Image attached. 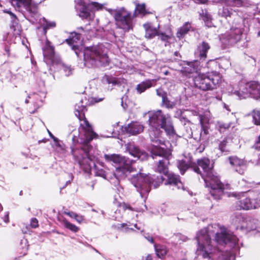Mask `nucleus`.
Listing matches in <instances>:
<instances>
[{"instance_id": "nucleus-1", "label": "nucleus", "mask_w": 260, "mask_h": 260, "mask_svg": "<svg viewBox=\"0 0 260 260\" xmlns=\"http://www.w3.org/2000/svg\"><path fill=\"white\" fill-rule=\"evenodd\" d=\"M219 245L230 248H239L238 239L224 226L219 224L209 225L197 233L195 239L197 246L196 253L207 260H216L223 252L215 249L212 245L211 237Z\"/></svg>"}, {"instance_id": "nucleus-2", "label": "nucleus", "mask_w": 260, "mask_h": 260, "mask_svg": "<svg viewBox=\"0 0 260 260\" xmlns=\"http://www.w3.org/2000/svg\"><path fill=\"white\" fill-rule=\"evenodd\" d=\"M75 114L80 121V125L84 130V138L81 142L82 151L84 156H78L79 150H72V154L78 161L81 167L86 171L89 170L92 167L96 170L95 174L97 176L104 178L106 177V172L103 169H97L95 164L103 166L104 163L100 161L98 157V151L93 148L89 143L93 139L98 137V135L92 131V128L86 118L85 117L84 111L85 107L76 104L75 107Z\"/></svg>"}, {"instance_id": "nucleus-3", "label": "nucleus", "mask_w": 260, "mask_h": 260, "mask_svg": "<svg viewBox=\"0 0 260 260\" xmlns=\"http://www.w3.org/2000/svg\"><path fill=\"white\" fill-rule=\"evenodd\" d=\"M149 124L151 128L149 130V137L154 144L164 145V140L161 138L164 129L168 135L173 136L175 132L169 114H164L161 110L150 111L148 113Z\"/></svg>"}, {"instance_id": "nucleus-4", "label": "nucleus", "mask_w": 260, "mask_h": 260, "mask_svg": "<svg viewBox=\"0 0 260 260\" xmlns=\"http://www.w3.org/2000/svg\"><path fill=\"white\" fill-rule=\"evenodd\" d=\"M108 44H99L87 48L84 52L85 66L88 68L106 66L109 62L108 56Z\"/></svg>"}, {"instance_id": "nucleus-5", "label": "nucleus", "mask_w": 260, "mask_h": 260, "mask_svg": "<svg viewBox=\"0 0 260 260\" xmlns=\"http://www.w3.org/2000/svg\"><path fill=\"white\" fill-rule=\"evenodd\" d=\"M193 82L195 86L202 90H213L219 86L221 77L219 73L216 72L200 74L193 77Z\"/></svg>"}, {"instance_id": "nucleus-6", "label": "nucleus", "mask_w": 260, "mask_h": 260, "mask_svg": "<svg viewBox=\"0 0 260 260\" xmlns=\"http://www.w3.org/2000/svg\"><path fill=\"white\" fill-rule=\"evenodd\" d=\"M158 145L153 144L151 148L152 157L153 159L156 156H162L164 158L159 160L156 171L160 174H164L168 179H177V176L175 174L169 172L167 167V164L168 161L166 158L168 157L170 155V151Z\"/></svg>"}, {"instance_id": "nucleus-7", "label": "nucleus", "mask_w": 260, "mask_h": 260, "mask_svg": "<svg viewBox=\"0 0 260 260\" xmlns=\"http://www.w3.org/2000/svg\"><path fill=\"white\" fill-rule=\"evenodd\" d=\"M104 158L108 162H113L115 165H119L116 167L114 175L116 179L125 177L131 172V164L133 160L126 159L119 154H105Z\"/></svg>"}, {"instance_id": "nucleus-8", "label": "nucleus", "mask_w": 260, "mask_h": 260, "mask_svg": "<svg viewBox=\"0 0 260 260\" xmlns=\"http://www.w3.org/2000/svg\"><path fill=\"white\" fill-rule=\"evenodd\" d=\"M116 26L125 31H128L133 28V14L123 8L111 11Z\"/></svg>"}, {"instance_id": "nucleus-9", "label": "nucleus", "mask_w": 260, "mask_h": 260, "mask_svg": "<svg viewBox=\"0 0 260 260\" xmlns=\"http://www.w3.org/2000/svg\"><path fill=\"white\" fill-rule=\"evenodd\" d=\"M75 8L80 17L82 19H91L94 14L92 11L99 10L103 8V5L97 2L86 3L84 0H75Z\"/></svg>"}, {"instance_id": "nucleus-10", "label": "nucleus", "mask_w": 260, "mask_h": 260, "mask_svg": "<svg viewBox=\"0 0 260 260\" xmlns=\"http://www.w3.org/2000/svg\"><path fill=\"white\" fill-rule=\"evenodd\" d=\"M227 197L235 198L238 201L236 202V208L238 210H251L254 208L253 200H251L247 194V191L242 192H227Z\"/></svg>"}, {"instance_id": "nucleus-11", "label": "nucleus", "mask_w": 260, "mask_h": 260, "mask_svg": "<svg viewBox=\"0 0 260 260\" xmlns=\"http://www.w3.org/2000/svg\"><path fill=\"white\" fill-rule=\"evenodd\" d=\"M162 180H132V184L140 192L141 196L145 193H148L151 188H156L160 183L165 184Z\"/></svg>"}, {"instance_id": "nucleus-12", "label": "nucleus", "mask_w": 260, "mask_h": 260, "mask_svg": "<svg viewBox=\"0 0 260 260\" xmlns=\"http://www.w3.org/2000/svg\"><path fill=\"white\" fill-rule=\"evenodd\" d=\"M206 185H210V192L215 200H220L225 189L230 188L229 184H224L220 180H204Z\"/></svg>"}, {"instance_id": "nucleus-13", "label": "nucleus", "mask_w": 260, "mask_h": 260, "mask_svg": "<svg viewBox=\"0 0 260 260\" xmlns=\"http://www.w3.org/2000/svg\"><path fill=\"white\" fill-rule=\"evenodd\" d=\"M242 28V24L238 26H233L229 31L220 38V39L225 44H235L241 39L243 32Z\"/></svg>"}, {"instance_id": "nucleus-14", "label": "nucleus", "mask_w": 260, "mask_h": 260, "mask_svg": "<svg viewBox=\"0 0 260 260\" xmlns=\"http://www.w3.org/2000/svg\"><path fill=\"white\" fill-rule=\"evenodd\" d=\"M251 82L248 83L241 82L239 84V90L233 89L229 91L232 94L236 95L239 99H244L251 96Z\"/></svg>"}, {"instance_id": "nucleus-15", "label": "nucleus", "mask_w": 260, "mask_h": 260, "mask_svg": "<svg viewBox=\"0 0 260 260\" xmlns=\"http://www.w3.org/2000/svg\"><path fill=\"white\" fill-rule=\"evenodd\" d=\"M248 221L249 218H244L239 213L235 214L232 217V223L235 225L236 228L246 232Z\"/></svg>"}, {"instance_id": "nucleus-16", "label": "nucleus", "mask_w": 260, "mask_h": 260, "mask_svg": "<svg viewBox=\"0 0 260 260\" xmlns=\"http://www.w3.org/2000/svg\"><path fill=\"white\" fill-rule=\"evenodd\" d=\"M230 164L235 167L236 172L240 174L244 173L246 168V161L243 159H240L236 156L229 157Z\"/></svg>"}, {"instance_id": "nucleus-17", "label": "nucleus", "mask_w": 260, "mask_h": 260, "mask_svg": "<svg viewBox=\"0 0 260 260\" xmlns=\"http://www.w3.org/2000/svg\"><path fill=\"white\" fill-rule=\"evenodd\" d=\"M127 149L132 156L141 160H144L147 158V154L146 152L140 150L137 146L133 144H129L127 145Z\"/></svg>"}, {"instance_id": "nucleus-18", "label": "nucleus", "mask_w": 260, "mask_h": 260, "mask_svg": "<svg viewBox=\"0 0 260 260\" xmlns=\"http://www.w3.org/2000/svg\"><path fill=\"white\" fill-rule=\"evenodd\" d=\"M80 40L81 35L76 32L72 33L71 38L66 40V42L72 46V49L75 51L78 56H79V53L77 50L78 49L79 44L81 43Z\"/></svg>"}, {"instance_id": "nucleus-19", "label": "nucleus", "mask_w": 260, "mask_h": 260, "mask_svg": "<svg viewBox=\"0 0 260 260\" xmlns=\"http://www.w3.org/2000/svg\"><path fill=\"white\" fill-rule=\"evenodd\" d=\"M144 126L138 122H133L125 127V131L132 135H136L142 132Z\"/></svg>"}, {"instance_id": "nucleus-20", "label": "nucleus", "mask_w": 260, "mask_h": 260, "mask_svg": "<svg viewBox=\"0 0 260 260\" xmlns=\"http://www.w3.org/2000/svg\"><path fill=\"white\" fill-rule=\"evenodd\" d=\"M198 165L201 167L208 177H211L212 173L213 165L210 164V160L208 158H203L198 160Z\"/></svg>"}, {"instance_id": "nucleus-21", "label": "nucleus", "mask_w": 260, "mask_h": 260, "mask_svg": "<svg viewBox=\"0 0 260 260\" xmlns=\"http://www.w3.org/2000/svg\"><path fill=\"white\" fill-rule=\"evenodd\" d=\"M210 46L206 42H203L199 45L196 53L198 55L201 59L205 60L207 57V52L210 49Z\"/></svg>"}, {"instance_id": "nucleus-22", "label": "nucleus", "mask_w": 260, "mask_h": 260, "mask_svg": "<svg viewBox=\"0 0 260 260\" xmlns=\"http://www.w3.org/2000/svg\"><path fill=\"white\" fill-rule=\"evenodd\" d=\"M237 125V119L236 118H235L233 121H231L229 123H224L223 122L218 121L216 123V126L218 131L220 133H222L225 132L230 127H232V128L235 127Z\"/></svg>"}, {"instance_id": "nucleus-23", "label": "nucleus", "mask_w": 260, "mask_h": 260, "mask_svg": "<svg viewBox=\"0 0 260 260\" xmlns=\"http://www.w3.org/2000/svg\"><path fill=\"white\" fill-rule=\"evenodd\" d=\"M239 184L244 189H247L249 191L250 188H255L260 185V181L255 182L253 180H240Z\"/></svg>"}, {"instance_id": "nucleus-24", "label": "nucleus", "mask_w": 260, "mask_h": 260, "mask_svg": "<svg viewBox=\"0 0 260 260\" xmlns=\"http://www.w3.org/2000/svg\"><path fill=\"white\" fill-rule=\"evenodd\" d=\"M23 4L22 5L19 4H12L14 7H16L18 9H21L24 8L28 12L30 13L31 17H35L37 16L38 10L36 6H32L31 5V3L27 4L26 1H23Z\"/></svg>"}, {"instance_id": "nucleus-25", "label": "nucleus", "mask_w": 260, "mask_h": 260, "mask_svg": "<svg viewBox=\"0 0 260 260\" xmlns=\"http://www.w3.org/2000/svg\"><path fill=\"white\" fill-rule=\"evenodd\" d=\"M143 26L145 29V37L148 39H151L155 36H157L158 34V28L152 27L151 23H147L143 24Z\"/></svg>"}, {"instance_id": "nucleus-26", "label": "nucleus", "mask_w": 260, "mask_h": 260, "mask_svg": "<svg viewBox=\"0 0 260 260\" xmlns=\"http://www.w3.org/2000/svg\"><path fill=\"white\" fill-rule=\"evenodd\" d=\"M250 88L251 96L258 100L260 99V83L256 81H251Z\"/></svg>"}, {"instance_id": "nucleus-27", "label": "nucleus", "mask_w": 260, "mask_h": 260, "mask_svg": "<svg viewBox=\"0 0 260 260\" xmlns=\"http://www.w3.org/2000/svg\"><path fill=\"white\" fill-rule=\"evenodd\" d=\"M154 82V80H147L141 82L140 84H138L136 87V89L137 92L141 93L144 92L146 89L153 86V83Z\"/></svg>"}, {"instance_id": "nucleus-28", "label": "nucleus", "mask_w": 260, "mask_h": 260, "mask_svg": "<svg viewBox=\"0 0 260 260\" xmlns=\"http://www.w3.org/2000/svg\"><path fill=\"white\" fill-rule=\"evenodd\" d=\"M43 54L45 58H48L50 59L54 56V48L48 41L46 42L45 47L43 49Z\"/></svg>"}, {"instance_id": "nucleus-29", "label": "nucleus", "mask_w": 260, "mask_h": 260, "mask_svg": "<svg viewBox=\"0 0 260 260\" xmlns=\"http://www.w3.org/2000/svg\"><path fill=\"white\" fill-rule=\"evenodd\" d=\"M191 29V26L190 23L186 22L181 27H180L177 32V37L179 38L183 37Z\"/></svg>"}, {"instance_id": "nucleus-30", "label": "nucleus", "mask_w": 260, "mask_h": 260, "mask_svg": "<svg viewBox=\"0 0 260 260\" xmlns=\"http://www.w3.org/2000/svg\"><path fill=\"white\" fill-rule=\"evenodd\" d=\"M40 21L45 34L46 33L47 29L55 26V23L54 22L48 21L45 18L40 19Z\"/></svg>"}, {"instance_id": "nucleus-31", "label": "nucleus", "mask_w": 260, "mask_h": 260, "mask_svg": "<svg viewBox=\"0 0 260 260\" xmlns=\"http://www.w3.org/2000/svg\"><path fill=\"white\" fill-rule=\"evenodd\" d=\"M147 12H146L145 9V4H138L136 6L135 12L133 15L134 17L137 16L138 15H140L141 16H144Z\"/></svg>"}, {"instance_id": "nucleus-32", "label": "nucleus", "mask_w": 260, "mask_h": 260, "mask_svg": "<svg viewBox=\"0 0 260 260\" xmlns=\"http://www.w3.org/2000/svg\"><path fill=\"white\" fill-rule=\"evenodd\" d=\"M165 181V185H172L174 187H176L177 188H182L183 190H185L184 187L183 183L181 182L180 180H162Z\"/></svg>"}, {"instance_id": "nucleus-33", "label": "nucleus", "mask_w": 260, "mask_h": 260, "mask_svg": "<svg viewBox=\"0 0 260 260\" xmlns=\"http://www.w3.org/2000/svg\"><path fill=\"white\" fill-rule=\"evenodd\" d=\"M248 224L247 227V232L255 230L260 225L259 221L256 219L249 218Z\"/></svg>"}, {"instance_id": "nucleus-34", "label": "nucleus", "mask_w": 260, "mask_h": 260, "mask_svg": "<svg viewBox=\"0 0 260 260\" xmlns=\"http://www.w3.org/2000/svg\"><path fill=\"white\" fill-rule=\"evenodd\" d=\"M133 225L134 227L136 228L137 230H141V228L140 227H138L137 226V224H131L129 222H127L126 223H123L121 224H119L118 226V229L120 228H124L123 230L124 232H128L130 231H134V229L133 228H130V226Z\"/></svg>"}, {"instance_id": "nucleus-35", "label": "nucleus", "mask_w": 260, "mask_h": 260, "mask_svg": "<svg viewBox=\"0 0 260 260\" xmlns=\"http://www.w3.org/2000/svg\"><path fill=\"white\" fill-rule=\"evenodd\" d=\"M62 224L66 229L71 231L74 233H76L79 230V228L75 224L70 222L66 219H63L62 221Z\"/></svg>"}, {"instance_id": "nucleus-36", "label": "nucleus", "mask_w": 260, "mask_h": 260, "mask_svg": "<svg viewBox=\"0 0 260 260\" xmlns=\"http://www.w3.org/2000/svg\"><path fill=\"white\" fill-rule=\"evenodd\" d=\"M155 251L157 256L162 258L167 253V249L164 246H155Z\"/></svg>"}, {"instance_id": "nucleus-37", "label": "nucleus", "mask_w": 260, "mask_h": 260, "mask_svg": "<svg viewBox=\"0 0 260 260\" xmlns=\"http://www.w3.org/2000/svg\"><path fill=\"white\" fill-rule=\"evenodd\" d=\"M197 70V66L194 64V63L191 62L186 64V66L184 67V72L187 73H193L196 72Z\"/></svg>"}, {"instance_id": "nucleus-38", "label": "nucleus", "mask_w": 260, "mask_h": 260, "mask_svg": "<svg viewBox=\"0 0 260 260\" xmlns=\"http://www.w3.org/2000/svg\"><path fill=\"white\" fill-rule=\"evenodd\" d=\"M177 167L182 175H183L189 168L188 164L185 160L178 161Z\"/></svg>"}, {"instance_id": "nucleus-39", "label": "nucleus", "mask_w": 260, "mask_h": 260, "mask_svg": "<svg viewBox=\"0 0 260 260\" xmlns=\"http://www.w3.org/2000/svg\"><path fill=\"white\" fill-rule=\"evenodd\" d=\"M252 114L254 123L260 125V110L254 109L252 111Z\"/></svg>"}, {"instance_id": "nucleus-40", "label": "nucleus", "mask_w": 260, "mask_h": 260, "mask_svg": "<svg viewBox=\"0 0 260 260\" xmlns=\"http://www.w3.org/2000/svg\"><path fill=\"white\" fill-rule=\"evenodd\" d=\"M218 14L222 17L226 18L230 17L232 14V11L227 7H223L218 11Z\"/></svg>"}, {"instance_id": "nucleus-41", "label": "nucleus", "mask_w": 260, "mask_h": 260, "mask_svg": "<svg viewBox=\"0 0 260 260\" xmlns=\"http://www.w3.org/2000/svg\"><path fill=\"white\" fill-rule=\"evenodd\" d=\"M200 122L202 125V131L201 133V135H207L209 133L208 127L205 125L204 118L202 115H200Z\"/></svg>"}, {"instance_id": "nucleus-42", "label": "nucleus", "mask_w": 260, "mask_h": 260, "mask_svg": "<svg viewBox=\"0 0 260 260\" xmlns=\"http://www.w3.org/2000/svg\"><path fill=\"white\" fill-rule=\"evenodd\" d=\"M225 4L231 7H240L242 4L241 0H225Z\"/></svg>"}, {"instance_id": "nucleus-43", "label": "nucleus", "mask_w": 260, "mask_h": 260, "mask_svg": "<svg viewBox=\"0 0 260 260\" xmlns=\"http://www.w3.org/2000/svg\"><path fill=\"white\" fill-rule=\"evenodd\" d=\"M201 19L203 20L204 22L209 21L211 18L210 15L207 11H202V13L200 14Z\"/></svg>"}, {"instance_id": "nucleus-44", "label": "nucleus", "mask_w": 260, "mask_h": 260, "mask_svg": "<svg viewBox=\"0 0 260 260\" xmlns=\"http://www.w3.org/2000/svg\"><path fill=\"white\" fill-rule=\"evenodd\" d=\"M156 93L158 96H161L162 98V101L163 103H165L166 101H168V99L166 97V93L164 92V91L162 89H157Z\"/></svg>"}, {"instance_id": "nucleus-45", "label": "nucleus", "mask_w": 260, "mask_h": 260, "mask_svg": "<svg viewBox=\"0 0 260 260\" xmlns=\"http://www.w3.org/2000/svg\"><path fill=\"white\" fill-rule=\"evenodd\" d=\"M159 36V38L164 41H168L169 40L171 39V35H167L165 34L164 33H159L157 35Z\"/></svg>"}, {"instance_id": "nucleus-46", "label": "nucleus", "mask_w": 260, "mask_h": 260, "mask_svg": "<svg viewBox=\"0 0 260 260\" xmlns=\"http://www.w3.org/2000/svg\"><path fill=\"white\" fill-rule=\"evenodd\" d=\"M62 70L66 76H68L72 74L73 69L71 68V67L67 66H63Z\"/></svg>"}, {"instance_id": "nucleus-47", "label": "nucleus", "mask_w": 260, "mask_h": 260, "mask_svg": "<svg viewBox=\"0 0 260 260\" xmlns=\"http://www.w3.org/2000/svg\"><path fill=\"white\" fill-rule=\"evenodd\" d=\"M104 80H106L108 84H112L113 85H115L117 83L116 80L112 77L106 76L104 78Z\"/></svg>"}, {"instance_id": "nucleus-48", "label": "nucleus", "mask_w": 260, "mask_h": 260, "mask_svg": "<svg viewBox=\"0 0 260 260\" xmlns=\"http://www.w3.org/2000/svg\"><path fill=\"white\" fill-rule=\"evenodd\" d=\"M253 204L254 205V209L260 207V195L258 196L255 199L253 200Z\"/></svg>"}, {"instance_id": "nucleus-49", "label": "nucleus", "mask_w": 260, "mask_h": 260, "mask_svg": "<svg viewBox=\"0 0 260 260\" xmlns=\"http://www.w3.org/2000/svg\"><path fill=\"white\" fill-rule=\"evenodd\" d=\"M30 226L32 228H36L38 226V221L36 218H32L30 221Z\"/></svg>"}, {"instance_id": "nucleus-50", "label": "nucleus", "mask_w": 260, "mask_h": 260, "mask_svg": "<svg viewBox=\"0 0 260 260\" xmlns=\"http://www.w3.org/2000/svg\"><path fill=\"white\" fill-rule=\"evenodd\" d=\"M226 140H223L222 142H221L219 145V149L222 151V152H224L226 150L225 149V145H226Z\"/></svg>"}, {"instance_id": "nucleus-51", "label": "nucleus", "mask_w": 260, "mask_h": 260, "mask_svg": "<svg viewBox=\"0 0 260 260\" xmlns=\"http://www.w3.org/2000/svg\"><path fill=\"white\" fill-rule=\"evenodd\" d=\"M123 210H129L130 211H133V209L128 204L123 203L121 205H119Z\"/></svg>"}, {"instance_id": "nucleus-52", "label": "nucleus", "mask_w": 260, "mask_h": 260, "mask_svg": "<svg viewBox=\"0 0 260 260\" xmlns=\"http://www.w3.org/2000/svg\"><path fill=\"white\" fill-rule=\"evenodd\" d=\"M75 220L79 223H82L84 220V217L82 215H80L77 214L75 218Z\"/></svg>"}, {"instance_id": "nucleus-53", "label": "nucleus", "mask_w": 260, "mask_h": 260, "mask_svg": "<svg viewBox=\"0 0 260 260\" xmlns=\"http://www.w3.org/2000/svg\"><path fill=\"white\" fill-rule=\"evenodd\" d=\"M64 213L67 215H68V216H69L70 217H71V218H75L77 214L76 213H74L73 212H65Z\"/></svg>"}, {"instance_id": "nucleus-54", "label": "nucleus", "mask_w": 260, "mask_h": 260, "mask_svg": "<svg viewBox=\"0 0 260 260\" xmlns=\"http://www.w3.org/2000/svg\"><path fill=\"white\" fill-rule=\"evenodd\" d=\"M147 177L146 175L140 173L137 175V179H145Z\"/></svg>"}, {"instance_id": "nucleus-55", "label": "nucleus", "mask_w": 260, "mask_h": 260, "mask_svg": "<svg viewBox=\"0 0 260 260\" xmlns=\"http://www.w3.org/2000/svg\"><path fill=\"white\" fill-rule=\"evenodd\" d=\"M4 221L7 223L9 222V212H6L5 213V216L4 217Z\"/></svg>"}, {"instance_id": "nucleus-56", "label": "nucleus", "mask_w": 260, "mask_h": 260, "mask_svg": "<svg viewBox=\"0 0 260 260\" xmlns=\"http://www.w3.org/2000/svg\"><path fill=\"white\" fill-rule=\"evenodd\" d=\"M255 147L256 149L260 150V136L258 137V141L255 144Z\"/></svg>"}, {"instance_id": "nucleus-57", "label": "nucleus", "mask_w": 260, "mask_h": 260, "mask_svg": "<svg viewBox=\"0 0 260 260\" xmlns=\"http://www.w3.org/2000/svg\"><path fill=\"white\" fill-rule=\"evenodd\" d=\"M205 25L208 27H212V25H213V24L212 23V19H211L210 20H209V21H208L206 22H205Z\"/></svg>"}, {"instance_id": "nucleus-58", "label": "nucleus", "mask_w": 260, "mask_h": 260, "mask_svg": "<svg viewBox=\"0 0 260 260\" xmlns=\"http://www.w3.org/2000/svg\"><path fill=\"white\" fill-rule=\"evenodd\" d=\"M167 108H173V105L170 103V102L168 100V101L165 102V103H163Z\"/></svg>"}, {"instance_id": "nucleus-59", "label": "nucleus", "mask_w": 260, "mask_h": 260, "mask_svg": "<svg viewBox=\"0 0 260 260\" xmlns=\"http://www.w3.org/2000/svg\"><path fill=\"white\" fill-rule=\"evenodd\" d=\"M104 98H93L92 99V102H94V103H98L99 102L102 101L103 100Z\"/></svg>"}, {"instance_id": "nucleus-60", "label": "nucleus", "mask_w": 260, "mask_h": 260, "mask_svg": "<svg viewBox=\"0 0 260 260\" xmlns=\"http://www.w3.org/2000/svg\"><path fill=\"white\" fill-rule=\"evenodd\" d=\"M142 260H152V257L151 255L148 254L146 256L143 257Z\"/></svg>"}, {"instance_id": "nucleus-61", "label": "nucleus", "mask_w": 260, "mask_h": 260, "mask_svg": "<svg viewBox=\"0 0 260 260\" xmlns=\"http://www.w3.org/2000/svg\"><path fill=\"white\" fill-rule=\"evenodd\" d=\"M146 239L149 241L150 242V243H153L154 241H153V238L152 237H150V236H148V237H145Z\"/></svg>"}, {"instance_id": "nucleus-62", "label": "nucleus", "mask_w": 260, "mask_h": 260, "mask_svg": "<svg viewBox=\"0 0 260 260\" xmlns=\"http://www.w3.org/2000/svg\"><path fill=\"white\" fill-rule=\"evenodd\" d=\"M193 170L194 172L198 173V174H200V169L198 167H194L193 168V169H191V170Z\"/></svg>"}, {"instance_id": "nucleus-63", "label": "nucleus", "mask_w": 260, "mask_h": 260, "mask_svg": "<svg viewBox=\"0 0 260 260\" xmlns=\"http://www.w3.org/2000/svg\"><path fill=\"white\" fill-rule=\"evenodd\" d=\"M198 3H200V4H206L207 2H208V0H196Z\"/></svg>"}, {"instance_id": "nucleus-64", "label": "nucleus", "mask_w": 260, "mask_h": 260, "mask_svg": "<svg viewBox=\"0 0 260 260\" xmlns=\"http://www.w3.org/2000/svg\"><path fill=\"white\" fill-rule=\"evenodd\" d=\"M223 107L228 111H230L231 110L229 108V106L226 105L225 103L223 104Z\"/></svg>"}]
</instances>
